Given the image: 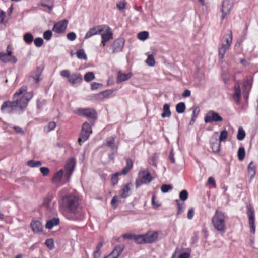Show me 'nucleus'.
I'll list each match as a JSON object with an SVG mask.
<instances>
[{
	"label": "nucleus",
	"instance_id": "obj_1",
	"mask_svg": "<svg viewBox=\"0 0 258 258\" xmlns=\"http://www.w3.org/2000/svg\"><path fill=\"white\" fill-rule=\"evenodd\" d=\"M60 205L67 213L68 219L71 220H81L85 212L79 205L78 199L73 195H68L62 197Z\"/></svg>",
	"mask_w": 258,
	"mask_h": 258
},
{
	"label": "nucleus",
	"instance_id": "obj_2",
	"mask_svg": "<svg viewBox=\"0 0 258 258\" xmlns=\"http://www.w3.org/2000/svg\"><path fill=\"white\" fill-rule=\"evenodd\" d=\"M226 216L223 212L218 210L215 211L211 222L213 226L217 231L222 233L225 232L226 229Z\"/></svg>",
	"mask_w": 258,
	"mask_h": 258
},
{
	"label": "nucleus",
	"instance_id": "obj_3",
	"mask_svg": "<svg viewBox=\"0 0 258 258\" xmlns=\"http://www.w3.org/2000/svg\"><path fill=\"white\" fill-rule=\"evenodd\" d=\"M158 233L156 231H150L145 234L135 235L133 239L139 244L153 243L158 238Z\"/></svg>",
	"mask_w": 258,
	"mask_h": 258
},
{
	"label": "nucleus",
	"instance_id": "obj_4",
	"mask_svg": "<svg viewBox=\"0 0 258 258\" xmlns=\"http://www.w3.org/2000/svg\"><path fill=\"white\" fill-rule=\"evenodd\" d=\"M20 105L18 99H14L13 101H6L2 105L1 110L3 113H10L13 111H16L20 113L24 111L20 108Z\"/></svg>",
	"mask_w": 258,
	"mask_h": 258
},
{
	"label": "nucleus",
	"instance_id": "obj_5",
	"mask_svg": "<svg viewBox=\"0 0 258 258\" xmlns=\"http://www.w3.org/2000/svg\"><path fill=\"white\" fill-rule=\"evenodd\" d=\"M140 179L136 180V187L139 188L143 184H148L152 180V177L148 169H141L139 172Z\"/></svg>",
	"mask_w": 258,
	"mask_h": 258
},
{
	"label": "nucleus",
	"instance_id": "obj_6",
	"mask_svg": "<svg viewBox=\"0 0 258 258\" xmlns=\"http://www.w3.org/2000/svg\"><path fill=\"white\" fill-rule=\"evenodd\" d=\"M91 133L92 129L90 124L86 122L84 123L82 125L80 137L78 139V142L80 145L81 144V143L84 142L87 140Z\"/></svg>",
	"mask_w": 258,
	"mask_h": 258
},
{
	"label": "nucleus",
	"instance_id": "obj_7",
	"mask_svg": "<svg viewBox=\"0 0 258 258\" xmlns=\"http://www.w3.org/2000/svg\"><path fill=\"white\" fill-rule=\"evenodd\" d=\"M247 214L248 217V222L250 228V232L252 233H255V226L254 225V210L252 206L250 205L247 206Z\"/></svg>",
	"mask_w": 258,
	"mask_h": 258
},
{
	"label": "nucleus",
	"instance_id": "obj_8",
	"mask_svg": "<svg viewBox=\"0 0 258 258\" xmlns=\"http://www.w3.org/2000/svg\"><path fill=\"white\" fill-rule=\"evenodd\" d=\"M223 120V118L219 114L213 111H209L204 117V121L206 123H211L213 121L220 122Z\"/></svg>",
	"mask_w": 258,
	"mask_h": 258
},
{
	"label": "nucleus",
	"instance_id": "obj_9",
	"mask_svg": "<svg viewBox=\"0 0 258 258\" xmlns=\"http://www.w3.org/2000/svg\"><path fill=\"white\" fill-rule=\"evenodd\" d=\"M10 46L8 45L7 49V53L0 52V60L3 62H12L13 63H16L17 59L16 57L12 56V52L9 50Z\"/></svg>",
	"mask_w": 258,
	"mask_h": 258
},
{
	"label": "nucleus",
	"instance_id": "obj_10",
	"mask_svg": "<svg viewBox=\"0 0 258 258\" xmlns=\"http://www.w3.org/2000/svg\"><path fill=\"white\" fill-rule=\"evenodd\" d=\"M125 40L123 38H118L114 40L110 46L112 53H116L121 52L124 47Z\"/></svg>",
	"mask_w": 258,
	"mask_h": 258
},
{
	"label": "nucleus",
	"instance_id": "obj_11",
	"mask_svg": "<svg viewBox=\"0 0 258 258\" xmlns=\"http://www.w3.org/2000/svg\"><path fill=\"white\" fill-rule=\"evenodd\" d=\"M104 27H106L105 25H98L90 28L86 34L84 38L87 39L95 35L101 34L104 31Z\"/></svg>",
	"mask_w": 258,
	"mask_h": 258
},
{
	"label": "nucleus",
	"instance_id": "obj_12",
	"mask_svg": "<svg viewBox=\"0 0 258 258\" xmlns=\"http://www.w3.org/2000/svg\"><path fill=\"white\" fill-rule=\"evenodd\" d=\"M68 23V21L66 19L59 21L54 25L52 30L58 34L63 33L67 28Z\"/></svg>",
	"mask_w": 258,
	"mask_h": 258
},
{
	"label": "nucleus",
	"instance_id": "obj_13",
	"mask_svg": "<svg viewBox=\"0 0 258 258\" xmlns=\"http://www.w3.org/2000/svg\"><path fill=\"white\" fill-rule=\"evenodd\" d=\"M234 0H224L223 2L221 12L222 20H223L226 16L229 13L234 4Z\"/></svg>",
	"mask_w": 258,
	"mask_h": 258
},
{
	"label": "nucleus",
	"instance_id": "obj_14",
	"mask_svg": "<svg viewBox=\"0 0 258 258\" xmlns=\"http://www.w3.org/2000/svg\"><path fill=\"white\" fill-rule=\"evenodd\" d=\"M33 94L32 92L25 93L23 96L18 98V100L20 104V107L23 111L26 108L29 101L33 97Z\"/></svg>",
	"mask_w": 258,
	"mask_h": 258
},
{
	"label": "nucleus",
	"instance_id": "obj_15",
	"mask_svg": "<svg viewBox=\"0 0 258 258\" xmlns=\"http://www.w3.org/2000/svg\"><path fill=\"white\" fill-rule=\"evenodd\" d=\"M106 27H104V31L105 33L101 34V45L104 47L105 46L107 42L109 40L113 39V33L111 31L110 27L105 25Z\"/></svg>",
	"mask_w": 258,
	"mask_h": 258
},
{
	"label": "nucleus",
	"instance_id": "obj_16",
	"mask_svg": "<svg viewBox=\"0 0 258 258\" xmlns=\"http://www.w3.org/2000/svg\"><path fill=\"white\" fill-rule=\"evenodd\" d=\"M217 134V133H215L210 140L211 148L215 153H217L220 151L221 146V142L218 140Z\"/></svg>",
	"mask_w": 258,
	"mask_h": 258
},
{
	"label": "nucleus",
	"instance_id": "obj_17",
	"mask_svg": "<svg viewBox=\"0 0 258 258\" xmlns=\"http://www.w3.org/2000/svg\"><path fill=\"white\" fill-rule=\"evenodd\" d=\"M83 80L82 75L79 73L71 74L68 82L72 86H77L81 84Z\"/></svg>",
	"mask_w": 258,
	"mask_h": 258
},
{
	"label": "nucleus",
	"instance_id": "obj_18",
	"mask_svg": "<svg viewBox=\"0 0 258 258\" xmlns=\"http://www.w3.org/2000/svg\"><path fill=\"white\" fill-rule=\"evenodd\" d=\"M78 113L94 120L97 118V113L96 111L92 109H79L78 110Z\"/></svg>",
	"mask_w": 258,
	"mask_h": 258
},
{
	"label": "nucleus",
	"instance_id": "obj_19",
	"mask_svg": "<svg viewBox=\"0 0 258 258\" xmlns=\"http://www.w3.org/2000/svg\"><path fill=\"white\" fill-rule=\"evenodd\" d=\"M43 68L40 66L37 67L36 70L33 71L31 76L30 77L29 80L34 83H38L40 80V76L42 72Z\"/></svg>",
	"mask_w": 258,
	"mask_h": 258
},
{
	"label": "nucleus",
	"instance_id": "obj_20",
	"mask_svg": "<svg viewBox=\"0 0 258 258\" xmlns=\"http://www.w3.org/2000/svg\"><path fill=\"white\" fill-rule=\"evenodd\" d=\"M75 166V160L74 158H71L67 163L65 169L66 171V176L67 178H70L72 172L74 170Z\"/></svg>",
	"mask_w": 258,
	"mask_h": 258
},
{
	"label": "nucleus",
	"instance_id": "obj_21",
	"mask_svg": "<svg viewBox=\"0 0 258 258\" xmlns=\"http://www.w3.org/2000/svg\"><path fill=\"white\" fill-rule=\"evenodd\" d=\"M124 246L118 245L115 246L112 252L104 258H117L123 251Z\"/></svg>",
	"mask_w": 258,
	"mask_h": 258
},
{
	"label": "nucleus",
	"instance_id": "obj_22",
	"mask_svg": "<svg viewBox=\"0 0 258 258\" xmlns=\"http://www.w3.org/2000/svg\"><path fill=\"white\" fill-rule=\"evenodd\" d=\"M30 226L34 233L41 232L43 230V227L41 223L37 220H33L30 223Z\"/></svg>",
	"mask_w": 258,
	"mask_h": 258
},
{
	"label": "nucleus",
	"instance_id": "obj_23",
	"mask_svg": "<svg viewBox=\"0 0 258 258\" xmlns=\"http://www.w3.org/2000/svg\"><path fill=\"white\" fill-rule=\"evenodd\" d=\"M233 98L237 104L240 103L241 99V90L240 89V85L238 83L235 85Z\"/></svg>",
	"mask_w": 258,
	"mask_h": 258
},
{
	"label": "nucleus",
	"instance_id": "obj_24",
	"mask_svg": "<svg viewBox=\"0 0 258 258\" xmlns=\"http://www.w3.org/2000/svg\"><path fill=\"white\" fill-rule=\"evenodd\" d=\"M133 76L132 73L127 74L123 73L121 71H119L116 78V82L119 83L122 81L128 80Z\"/></svg>",
	"mask_w": 258,
	"mask_h": 258
},
{
	"label": "nucleus",
	"instance_id": "obj_25",
	"mask_svg": "<svg viewBox=\"0 0 258 258\" xmlns=\"http://www.w3.org/2000/svg\"><path fill=\"white\" fill-rule=\"evenodd\" d=\"M224 39V42L225 43H222V45L224 46H226L227 47H230L232 41V32L230 30H228L226 33V34L223 37Z\"/></svg>",
	"mask_w": 258,
	"mask_h": 258
},
{
	"label": "nucleus",
	"instance_id": "obj_26",
	"mask_svg": "<svg viewBox=\"0 0 258 258\" xmlns=\"http://www.w3.org/2000/svg\"><path fill=\"white\" fill-rule=\"evenodd\" d=\"M131 183H128L125 185H124L121 187V189L119 191V197L120 198H125L129 196V192L130 191V186L131 185Z\"/></svg>",
	"mask_w": 258,
	"mask_h": 258
},
{
	"label": "nucleus",
	"instance_id": "obj_27",
	"mask_svg": "<svg viewBox=\"0 0 258 258\" xmlns=\"http://www.w3.org/2000/svg\"><path fill=\"white\" fill-rule=\"evenodd\" d=\"M53 199V196L51 195H47L43 200V202L42 203V205L45 208H47L48 210H51L52 208V200Z\"/></svg>",
	"mask_w": 258,
	"mask_h": 258
},
{
	"label": "nucleus",
	"instance_id": "obj_28",
	"mask_svg": "<svg viewBox=\"0 0 258 258\" xmlns=\"http://www.w3.org/2000/svg\"><path fill=\"white\" fill-rule=\"evenodd\" d=\"M59 223V219L57 217H54L46 222L45 227L48 229H51L55 226L58 225Z\"/></svg>",
	"mask_w": 258,
	"mask_h": 258
},
{
	"label": "nucleus",
	"instance_id": "obj_29",
	"mask_svg": "<svg viewBox=\"0 0 258 258\" xmlns=\"http://www.w3.org/2000/svg\"><path fill=\"white\" fill-rule=\"evenodd\" d=\"M133 167V162L131 159H127L126 160V165L124 168L120 172H118L119 175H125L126 174L132 169Z\"/></svg>",
	"mask_w": 258,
	"mask_h": 258
},
{
	"label": "nucleus",
	"instance_id": "obj_30",
	"mask_svg": "<svg viewBox=\"0 0 258 258\" xmlns=\"http://www.w3.org/2000/svg\"><path fill=\"white\" fill-rule=\"evenodd\" d=\"M255 173V165L254 163L251 161L250 162L248 166V174L251 179L254 177Z\"/></svg>",
	"mask_w": 258,
	"mask_h": 258
},
{
	"label": "nucleus",
	"instance_id": "obj_31",
	"mask_svg": "<svg viewBox=\"0 0 258 258\" xmlns=\"http://www.w3.org/2000/svg\"><path fill=\"white\" fill-rule=\"evenodd\" d=\"M163 112L161 114V116L163 118L169 117L171 115V112L170 109V105L169 104H165L163 107Z\"/></svg>",
	"mask_w": 258,
	"mask_h": 258
},
{
	"label": "nucleus",
	"instance_id": "obj_32",
	"mask_svg": "<svg viewBox=\"0 0 258 258\" xmlns=\"http://www.w3.org/2000/svg\"><path fill=\"white\" fill-rule=\"evenodd\" d=\"M63 173V172L62 170H60L59 171L55 173L52 178V181L55 183L60 182L62 179Z\"/></svg>",
	"mask_w": 258,
	"mask_h": 258
},
{
	"label": "nucleus",
	"instance_id": "obj_33",
	"mask_svg": "<svg viewBox=\"0 0 258 258\" xmlns=\"http://www.w3.org/2000/svg\"><path fill=\"white\" fill-rule=\"evenodd\" d=\"M229 47L221 44V47L219 48L218 55L220 59H223L224 57L225 52L229 49Z\"/></svg>",
	"mask_w": 258,
	"mask_h": 258
},
{
	"label": "nucleus",
	"instance_id": "obj_34",
	"mask_svg": "<svg viewBox=\"0 0 258 258\" xmlns=\"http://www.w3.org/2000/svg\"><path fill=\"white\" fill-rule=\"evenodd\" d=\"M27 90L26 86H22L21 88L19 89V90L16 92L14 95V99L16 100V99L20 98L21 96H23L22 94L26 92Z\"/></svg>",
	"mask_w": 258,
	"mask_h": 258
},
{
	"label": "nucleus",
	"instance_id": "obj_35",
	"mask_svg": "<svg viewBox=\"0 0 258 258\" xmlns=\"http://www.w3.org/2000/svg\"><path fill=\"white\" fill-rule=\"evenodd\" d=\"M185 109L186 106L184 102H180L176 105V111L178 113H183Z\"/></svg>",
	"mask_w": 258,
	"mask_h": 258
},
{
	"label": "nucleus",
	"instance_id": "obj_36",
	"mask_svg": "<svg viewBox=\"0 0 258 258\" xmlns=\"http://www.w3.org/2000/svg\"><path fill=\"white\" fill-rule=\"evenodd\" d=\"M27 165L31 167H38L42 165V163L39 161L29 160L27 162Z\"/></svg>",
	"mask_w": 258,
	"mask_h": 258
},
{
	"label": "nucleus",
	"instance_id": "obj_37",
	"mask_svg": "<svg viewBox=\"0 0 258 258\" xmlns=\"http://www.w3.org/2000/svg\"><path fill=\"white\" fill-rule=\"evenodd\" d=\"M77 57L80 59L87 60V57L85 53L84 49H80L76 52Z\"/></svg>",
	"mask_w": 258,
	"mask_h": 258
},
{
	"label": "nucleus",
	"instance_id": "obj_38",
	"mask_svg": "<svg viewBox=\"0 0 258 258\" xmlns=\"http://www.w3.org/2000/svg\"><path fill=\"white\" fill-rule=\"evenodd\" d=\"M237 155L238 159L240 161H242L245 157V149L243 147H241L239 148L237 152Z\"/></svg>",
	"mask_w": 258,
	"mask_h": 258
},
{
	"label": "nucleus",
	"instance_id": "obj_39",
	"mask_svg": "<svg viewBox=\"0 0 258 258\" xmlns=\"http://www.w3.org/2000/svg\"><path fill=\"white\" fill-rule=\"evenodd\" d=\"M245 137V133L244 130L241 127H239L238 130V133L237 135V139L241 141L243 140Z\"/></svg>",
	"mask_w": 258,
	"mask_h": 258
},
{
	"label": "nucleus",
	"instance_id": "obj_40",
	"mask_svg": "<svg viewBox=\"0 0 258 258\" xmlns=\"http://www.w3.org/2000/svg\"><path fill=\"white\" fill-rule=\"evenodd\" d=\"M24 41L27 44H30L33 41V36L30 33H26L23 37Z\"/></svg>",
	"mask_w": 258,
	"mask_h": 258
},
{
	"label": "nucleus",
	"instance_id": "obj_41",
	"mask_svg": "<svg viewBox=\"0 0 258 258\" xmlns=\"http://www.w3.org/2000/svg\"><path fill=\"white\" fill-rule=\"evenodd\" d=\"M138 38L139 40L144 41L149 37V33L147 31H143L138 34Z\"/></svg>",
	"mask_w": 258,
	"mask_h": 258
},
{
	"label": "nucleus",
	"instance_id": "obj_42",
	"mask_svg": "<svg viewBox=\"0 0 258 258\" xmlns=\"http://www.w3.org/2000/svg\"><path fill=\"white\" fill-rule=\"evenodd\" d=\"M95 78L94 74L92 72H87L84 76V80L86 82H89Z\"/></svg>",
	"mask_w": 258,
	"mask_h": 258
},
{
	"label": "nucleus",
	"instance_id": "obj_43",
	"mask_svg": "<svg viewBox=\"0 0 258 258\" xmlns=\"http://www.w3.org/2000/svg\"><path fill=\"white\" fill-rule=\"evenodd\" d=\"M146 62L148 66L151 67L154 66L155 65V61L153 55L152 54L149 55L148 56Z\"/></svg>",
	"mask_w": 258,
	"mask_h": 258
},
{
	"label": "nucleus",
	"instance_id": "obj_44",
	"mask_svg": "<svg viewBox=\"0 0 258 258\" xmlns=\"http://www.w3.org/2000/svg\"><path fill=\"white\" fill-rule=\"evenodd\" d=\"M175 202L178 205V211L177 212V215H179L183 212L185 208L184 205L183 203H180L179 200L178 199L176 200Z\"/></svg>",
	"mask_w": 258,
	"mask_h": 258
},
{
	"label": "nucleus",
	"instance_id": "obj_45",
	"mask_svg": "<svg viewBox=\"0 0 258 258\" xmlns=\"http://www.w3.org/2000/svg\"><path fill=\"white\" fill-rule=\"evenodd\" d=\"M120 198L117 196H114L112 198L111 201V204L114 209L116 208V207H117V205L116 204V203L120 201V200H119Z\"/></svg>",
	"mask_w": 258,
	"mask_h": 258
},
{
	"label": "nucleus",
	"instance_id": "obj_46",
	"mask_svg": "<svg viewBox=\"0 0 258 258\" xmlns=\"http://www.w3.org/2000/svg\"><path fill=\"white\" fill-rule=\"evenodd\" d=\"M114 138L113 137H110L106 140V145L110 147L112 149H115L114 146Z\"/></svg>",
	"mask_w": 258,
	"mask_h": 258
},
{
	"label": "nucleus",
	"instance_id": "obj_47",
	"mask_svg": "<svg viewBox=\"0 0 258 258\" xmlns=\"http://www.w3.org/2000/svg\"><path fill=\"white\" fill-rule=\"evenodd\" d=\"M188 194L186 190H182L179 194V198L181 201H184L188 198Z\"/></svg>",
	"mask_w": 258,
	"mask_h": 258
},
{
	"label": "nucleus",
	"instance_id": "obj_48",
	"mask_svg": "<svg viewBox=\"0 0 258 258\" xmlns=\"http://www.w3.org/2000/svg\"><path fill=\"white\" fill-rule=\"evenodd\" d=\"M228 136V133L227 131L226 130H224L221 131L220 133V135L219 137V142H221L222 141H224Z\"/></svg>",
	"mask_w": 258,
	"mask_h": 258
},
{
	"label": "nucleus",
	"instance_id": "obj_49",
	"mask_svg": "<svg viewBox=\"0 0 258 258\" xmlns=\"http://www.w3.org/2000/svg\"><path fill=\"white\" fill-rule=\"evenodd\" d=\"M34 43L36 47H40L43 44L44 41L42 38L38 37L34 39Z\"/></svg>",
	"mask_w": 258,
	"mask_h": 258
},
{
	"label": "nucleus",
	"instance_id": "obj_50",
	"mask_svg": "<svg viewBox=\"0 0 258 258\" xmlns=\"http://www.w3.org/2000/svg\"><path fill=\"white\" fill-rule=\"evenodd\" d=\"M52 36V33L51 30H47L43 33V38L47 41H49L51 39Z\"/></svg>",
	"mask_w": 258,
	"mask_h": 258
},
{
	"label": "nucleus",
	"instance_id": "obj_51",
	"mask_svg": "<svg viewBox=\"0 0 258 258\" xmlns=\"http://www.w3.org/2000/svg\"><path fill=\"white\" fill-rule=\"evenodd\" d=\"M172 189V186L168 184H164L161 187V191L163 193H167Z\"/></svg>",
	"mask_w": 258,
	"mask_h": 258
},
{
	"label": "nucleus",
	"instance_id": "obj_52",
	"mask_svg": "<svg viewBox=\"0 0 258 258\" xmlns=\"http://www.w3.org/2000/svg\"><path fill=\"white\" fill-rule=\"evenodd\" d=\"M48 2H50L49 1H48ZM40 6L43 7H47L49 10H51L53 8V4L52 2H51L50 3H48V4H46L44 2H41L40 3Z\"/></svg>",
	"mask_w": 258,
	"mask_h": 258
},
{
	"label": "nucleus",
	"instance_id": "obj_53",
	"mask_svg": "<svg viewBox=\"0 0 258 258\" xmlns=\"http://www.w3.org/2000/svg\"><path fill=\"white\" fill-rule=\"evenodd\" d=\"M45 245L50 249L54 248V241L52 239H48L45 241Z\"/></svg>",
	"mask_w": 258,
	"mask_h": 258
},
{
	"label": "nucleus",
	"instance_id": "obj_54",
	"mask_svg": "<svg viewBox=\"0 0 258 258\" xmlns=\"http://www.w3.org/2000/svg\"><path fill=\"white\" fill-rule=\"evenodd\" d=\"M113 92L112 90H107L100 92L99 95L103 96V98L108 97Z\"/></svg>",
	"mask_w": 258,
	"mask_h": 258
},
{
	"label": "nucleus",
	"instance_id": "obj_55",
	"mask_svg": "<svg viewBox=\"0 0 258 258\" xmlns=\"http://www.w3.org/2000/svg\"><path fill=\"white\" fill-rule=\"evenodd\" d=\"M40 170L43 176H47L49 173V169L48 167H41Z\"/></svg>",
	"mask_w": 258,
	"mask_h": 258
},
{
	"label": "nucleus",
	"instance_id": "obj_56",
	"mask_svg": "<svg viewBox=\"0 0 258 258\" xmlns=\"http://www.w3.org/2000/svg\"><path fill=\"white\" fill-rule=\"evenodd\" d=\"M119 175L118 173H116L112 175L111 180L113 185L116 184L118 181V176Z\"/></svg>",
	"mask_w": 258,
	"mask_h": 258
},
{
	"label": "nucleus",
	"instance_id": "obj_57",
	"mask_svg": "<svg viewBox=\"0 0 258 258\" xmlns=\"http://www.w3.org/2000/svg\"><path fill=\"white\" fill-rule=\"evenodd\" d=\"M60 75L62 77L67 78L68 80L71 75V73L70 71L68 70H64L60 72Z\"/></svg>",
	"mask_w": 258,
	"mask_h": 258
},
{
	"label": "nucleus",
	"instance_id": "obj_58",
	"mask_svg": "<svg viewBox=\"0 0 258 258\" xmlns=\"http://www.w3.org/2000/svg\"><path fill=\"white\" fill-rule=\"evenodd\" d=\"M67 37L70 41H74L76 38V35L74 32H70L67 34Z\"/></svg>",
	"mask_w": 258,
	"mask_h": 258
},
{
	"label": "nucleus",
	"instance_id": "obj_59",
	"mask_svg": "<svg viewBox=\"0 0 258 258\" xmlns=\"http://www.w3.org/2000/svg\"><path fill=\"white\" fill-rule=\"evenodd\" d=\"M125 2L124 1H121L117 3V7L119 10H122L125 9Z\"/></svg>",
	"mask_w": 258,
	"mask_h": 258
},
{
	"label": "nucleus",
	"instance_id": "obj_60",
	"mask_svg": "<svg viewBox=\"0 0 258 258\" xmlns=\"http://www.w3.org/2000/svg\"><path fill=\"white\" fill-rule=\"evenodd\" d=\"M252 81L251 79H248L243 83V87L244 88L249 87L251 88L252 85Z\"/></svg>",
	"mask_w": 258,
	"mask_h": 258
},
{
	"label": "nucleus",
	"instance_id": "obj_61",
	"mask_svg": "<svg viewBox=\"0 0 258 258\" xmlns=\"http://www.w3.org/2000/svg\"><path fill=\"white\" fill-rule=\"evenodd\" d=\"M56 127V123L55 122H50L48 123L47 128H48L47 132H50L54 130Z\"/></svg>",
	"mask_w": 258,
	"mask_h": 258
},
{
	"label": "nucleus",
	"instance_id": "obj_62",
	"mask_svg": "<svg viewBox=\"0 0 258 258\" xmlns=\"http://www.w3.org/2000/svg\"><path fill=\"white\" fill-rule=\"evenodd\" d=\"M12 128L17 133L20 134L21 135H24V132L23 130L19 126H13Z\"/></svg>",
	"mask_w": 258,
	"mask_h": 258
},
{
	"label": "nucleus",
	"instance_id": "obj_63",
	"mask_svg": "<svg viewBox=\"0 0 258 258\" xmlns=\"http://www.w3.org/2000/svg\"><path fill=\"white\" fill-rule=\"evenodd\" d=\"M102 85L99 83L94 82L91 85V89L92 90H96L98 88H99L100 87H102Z\"/></svg>",
	"mask_w": 258,
	"mask_h": 258
},
{
	"label": "nucleus",
	"instance_id": "obj_64",
	"mask_svg": "<svg viewBox=\"0 0 258 258\" xmlns=\"http://www.w3.org/2000/svg\"><path fill=\"white\" fill-rule=\"evenodd\" d=\"M194 215V208H190L188 212L187 213V218L189 219H191Z\"/></svg>",
	"mask_w": 258,
	"mask_h": 258
}]
</instances>
